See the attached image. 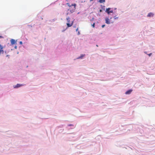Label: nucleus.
Returning a JSON list of instances; mask_svg holds the SVG:
<instances>
[{
    "instance_id": "nucleus-24",
    "label": "nucleus",
    "mask_w": 155,
    "mask_h": 155,
    "mask_svg": "<svg viewBox=\"0 0 155 155\" xmlns=\"http://www.w3.org/2000/svg\"><path fill=\"white\" fill-rule=\"evenodd\" d=\"M93 0H90V2H91V1H93Z\"/></svg>"
},
{
    "instance_id": "nucleus-3",
    "label": "nucleus",
    "mask_w": 155,
    "mask_h": 155,
    "mask_svg": "<svg viewBox=\"0 0 155 155\" xmlns=\"http://www.w3.org/2000/svg\"><path fill=\"white\" fill-rule=\"evenodd\" d=\"M4 51L3 50V47L0 44V54H3Z\"/></svg>"
},
{
    "instance_id": "nucleus-23",
    "label": "nucleus",
    "mask_w": 155,
    "mask_h": 155,
    "mask_svg": "<svg viewBox=\"0 0 155 155\" xmlns=\"http://www.w3.org/2000/svg\"><path fill=\"white\" fill-rule=\"evenodd\" d=\"M69 125V126H71V125H71V124H69V125Z\"/></svg>"
},
{
    "instance_id": "nucleus-12",
    "label": "nucleus",
    "mask_w": 155,
    "mask_h": 155,
    "mask_svg": "<svg viewBox=\"0 0 155 155\" xmlns=\"http://www.w3.org/2000/svg\"><path fill=\"white\" fill-rule=\"evenodd\" d=\"M95 23H94L92 25H91V26H92L93 27V28H94L95 27Z\"/></svg>"
},
{
    "instance_id": "nucleus-21",
    "label": "nucleus",
    "mask_w": 155,
    "mask_h": 155,
    "mask_svg": "<svg viewBox=\"0 0 155 155\" xmlns=\"http://www.w3.org/2000/svg\"><path fill=\"white\" fill-rule=\"evenodd\" d=\"M102 11V10L101 9H100V12H101Z\"/></svg>"
},
{
    "instance_id": "nucleus-20",
    "label": "nucleus",
    "mask_w": 155,
    "mask_h": 155,
    "mask_svg": "<svg viewBox=\"0 0 155 155\" xmlns=\"http://www.w3.org/2000/svg\"><path fill=\"white\" fill-rule=\"evenodd\" d=\"M78 28H77L76 29V31H78Z\"/></svg>"
},
{
    "instance_id": "nucleus-25",
    "label": "nucleus",
    "mask_w": 155,
    "mask_h": 155,
    "mask_svg": "<svg viewBox=\"0 0 155 155\" xmlns=\"http://www.w3.org/2000/svg\"><path fill=\"white\" fill-rule=\"evenodd\" d=\"M98 47V45H96Z\"/></svg>"
},
{
    "instance_id": "nucleus-18",
    "label": "nucleus",
    "mask_w": 155,
    "mask_h": 155,
    "mask_svg": "<svg viewBox=\"0 0 155 155\" xmlns=\"http://www.w3.org/2000/svg\"><path fill=\"white\" fill-rule=\"evenodd\" d=\"M151 54H152V53H151L149 54H148V55H149V56H150V55H151Z\"/></svg>"
},
{
    "instance_id": "nucleus-6",
    "label": "nucleus",
    "mask_w": 155,
    "mask_h": 155,
    "mask_svg": "<svg viewBox=\"0 0 155 155\" xmlns=\"http://www.w3.org/2000/svg\"><path fill=\"white\" fill-rule=\"evenodd\" d=\"M11 43L12 45H14L16 42V41L14 39H12L10 40Z\"/></svg>"
},
{
    "instance_id": "nucleus-22",
    "label": "nucleus",
    "mask_w": 155,
    "mask_h": 155,
    "mask_svg": "<svg viewBox=\"0 0 155 155\" xmlns=\"http://www.w3.org/2000/svg\"><path fill=\"white\" fill-rule=\"evenodd\" d=\"M15 48L16 49L17 48V46H15Z\"/></svg>"
},
{
    "instance_id": "nucleus-15",
    "label": "nucleus",
    "mask_w": 155,
    "mask_h": 155,
    "mask_svg": "<svg viewBox=\"0 0 155 155\" xmlns=\"http://www.w3.org/2000/svg\"><path fill=\"white\" fill-rule=\"evenodd\" d=\"M19 43L20 44H21V45L22 44V42L21 41H20Z\"/></svg>"
},
{
    "instance_id": "nucleus-11",
    "label": "nucleus",
    "mask_w": 155,
    "mask_h": 155,
    "mask_svg": "<svg viewBox=\"0 0 155 155\" xmlns=\"http://www.w3.org/2000/svg\"><path fill=\"white\" fill-rule=\"evenodd\" d=\"M110 8H107L106 10V12L108 13L110 11L109 10H110Z\"/></svg>"
},
{
    "instance_id": "nucleus-5",
    "label": "nucleus",
    "mask_w": 155,
    "mask_h": 155,
    "mask_svg": "<svg viewBox=\"0 0 155 155\" xmlns=\"http://www.w3.org/2000/svg\"><path fill=\"white\" fill-rule=\"evenodd\" d=\"M133 90L132 89H130L127 91H126L125 92V94H130L131 92Z\"/></svg>"
},
{
    "instance_id": "nucleus-7",
    "label": "nucleus",
    "mask_w": 155,
    "mask_h": 155,
    "mask_svg": "<svg viewBox=\"0 0 155 155\" xmlns=\"http://www.w3.org/2000/svg\"><path fill=\"white\" fill-rule=\"evenodd\" d=\"M154 15V14L152 12L149 13L147 15V17H153Z\"/></svg>"
},
{
    "instance_id": "nucleus-14",
    "label": "nucleus",
    "mask_w": 155,
    "mask_h": 155,
    "mask_svg": "<svg viewBox=\"0 0 155 155\" xmlns=\"http://www.w3.org/2000/svg\"><path fill=\"white\" fill-rule=\"evenodd\" d=\"M118 18V17H116V16H115L114 17V19H117Z\"/></svg>"
},
{
    "instance_id": "nucleus-9",
    "label": "nucleus",
    "mask_w": 155,
    "mask_h": 155,
    "mask_svg": "<svg viewBox=\"0 0 155 155\" xmlns=\"http://www.w3.org/2000/svg\"><path fill=\"white\" fill-rule=\"evenodd\" d=\"M85 56V54H82L78 58V59H81L83 58V57H84Z\"/></svg>"
},
{
    "instance_id": "nucleus-19",
    "label": "nucleus",
    "mask_w": 155,
    "mask_h": 155,
    "mask_svg": "<svg viewBox=\"0 0 155 155\" xmlns=\"http://www.w3.org/2000/svg\"><path fill=\"white\" fill-rule=\"evenodd\" d=\"M80 34V33L79 31H78V35H79Z\"/></svg>"
},
{
    "instance_id": "nucleus-8",
    "label": "nucleus",
    "mask_w": 155,
    "mask_h": 155,
    "mask_svg": "<svg viewBox=\"0 0 155 155\" xmlns=\"http://www.w3.org/2000/svg\"><path fill=\"white\" fill-rule=\"evenodd\" d=\"M23 85L22 84H17V85L14 87V88H18V87H20V86H23Z\"/></svg>"
},
{
    "instance_id": "nucleus-1",
    "label": "nucleus",
    "mask_w": 155,
    "mask_h": 155,
    "mask_svg": "<svg viewBox=\"0 0 155 155\" xmlns=\"http://www.w3.org/2000/svg\"><path fill=\"white\" fill-rule=\"evenodd\" d=\"M66 4L70 8L68 9V10L71 13H73L74 12L76 9V4H72L71 5H70L69 3H68Z\"/></svg>"
},
{
    "instance_id": "nucleus-13",
    "label": "nucleus",
    "mask_w": 155,
    "mask_h": 155,
    "mask_svg": "<svg viewBox=\"0 0 155 155\" xmlns=\"http://www.w3.org/2000/svg\"><path fill=\"white\" fill-rule=\"evenodd\" d=\"M113 11H110L109 12V13H108V14H110V13H113Z\"/></svg>"
},
{
    "instance_id": "nucleus-2",
    "label": "nucleus",
    "mask_w": 155,
    "mask_h": 155,
    "mask_svg": "<svg viewBox=\"0 0 155 155\" xmlns=\"http://www.w3.org/2000/svg\"><path fill=\"white\" fill-rule=\"evenodd\" d=\"M67 20L68 21V23H67V25L68 26V27H69L71 26L73 24V21L70 22V18L69 17L67 18Z\"/></svg>"
},
{
    "instance_id": "nucleus-16",
    "label": "nucleus",
    "mask_w": 155,
    "mask_h": 155,
    "mask_svg": "<svg viewBox=\"0 0 155 155\" xmlns=\"http://www.w3.org/2000/svg\"><path fill=\"white\" fill-rule=\"evenodd\" d=\"M105 25H102V28H104V27H105Z\"/></svg>"
},
{
    "instance_id": "nucleus-4",
    "label": "nucleus",
    "mask_w": 155,
    "mask_h": 155,
    "mask_svg": "<svg viewBox=\"0 0 155 155\" xmlns=\"http://www.w3.org/2000/svg\"><path fill=\"white\" fill-rule=\"evenodd\" d=\"M105 23L107 24H110V19L109 18H106L105 19Z\"/></svg>"
},
{
    "instance_id": "nucleus-10",
    "label": "nucleus",
    "mask_w": 155,
    "mask_h": 155,
    "mask_svg": "<svg viewBox=\"0 0 155 155\" xmlns=\"http://www.w3.org/2000/svg\"><path fill=\"white\" fill-rule=\"evenodd\" d=\"M105 0H99V2L100 3H103L105 2Z\"/></svg>"
},
{
    "instance_id": "nucleus-17",
    "label": "nucleus",
    "mask_w": 155,
    "mask_h": 155,
    "mask_svg": "<svg viewBox=\"0 0 155 155\" xmlns=\"http://www.w3.org/2000/svg\"><path fill=\"white\" fill-rule=\"evenodd\" d=\"M3 38V37L2 36L0 35V38Z\"/></svg>"
}]
</instances>
